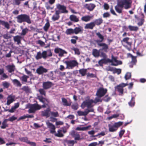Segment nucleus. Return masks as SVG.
<instances>
[{
  "label": "nucleus",
  "mask_w": 146,
  "mask_h": 146,
  "mask_svg": "<svg viewBox=\"0 0 146 146\" xmlns=\"http://www.w3.org/2000/svg\"><path fill=\"white\" fill-rule=\"evenodd\" d=\"M52 55V54L51 50H48L47 51H44L42 53L40 51L37 52L35 58L37 60L40 59L42 58L45 59L48 56H51Z\"/></svg>",
  "instance_id": "obj_1"
},
{
  "label": "nucleus",
  "mask_w": 146,
  "mask_h": 146,
  "mask_svg": "<svg viewBox=\"0 0 146 146\" xmlns=\"http://www.w3.org/2000/svg\"><path fill=\"white\" fill-rule=\"evenodd\" d=\"M94 105V100L90 98L89 97H87L85 100L82 104L81 108L84 109L86 107H87L88 109L93 108L92 107Z\"/></svg>",
  "instance_id": "obj_2"
},
{
  "label": "nucleus",
  "mask_w": 146,
  "mask_h": 146,
  "mask_svg": "<svg viewBox=\"0 0 146 146\" xmlns=\"http://www.w3.org/2000/svg\"><path fill=\"white\" fill-rule=\"evenodd\" d=\"M17 22L20 23L24 22L29 24L31 23V21L29 15L26 14H21L18 15L16 17Z\"/></svg>",
  "instance_id": "obj_3"
},
{
  "label": "nucleus",
  "mask_w": 146,
  "mask_h": 146,
  "mask_svg": "<svg viewBox=\"0 0 146 146\" xmlns=\"http://www.w3.org/2000/svg\"><path fill=\"white\" fill-rule=\"evenodd\" d=\"M41 106L37 104H28L26 105V108H28L29 113H34L36 111L40 109Z\"/></svg>",
  "instance_id": "obj_4"
},
{
  "label": "nucleus",
  "mask_w": 146,
  "mask_h": 146,
  "mask_svg": "<svg viewBox=\"0 0 146 146\" xmlns=\"http://www.w3.org/2000/svg\"><path fill=\"white\" fill-rule=\"evenodd\" d=\"M122 122L119 121L115 123L114 124H109L108 125L109 131L111 132L116 131L118 128L122 124Z\"/></svg>",
  "instance_id": "obj_5"
},
{
  "label": "nucleus",
  "mask_w": 146,
  "mask_h": 146,
  "mask_svg": "<svg viewBox=\"0 0 146 146\" xmlns=\"http://www.w3.org/2000/svg\"><path fill=\"white\" fill-rule=\"evenodd\" d=\"M66 65V69H72L74 67L77 66L78 64V63L75 60H72L69 61H66L64 62Z\"/></svg>",
  "instance_id": "obj_6"
},
{
  "label": "nucleus",
  "mask_w": 146,
  "mask_h": 146,
  "mask_svg": "<svg viewBox=\"0 0 146 146\" xmlns=\"http://www.w3.org/2000/svg\"><path fill=\"white\" fill-rule=\"evenodd\" d=\"M119 2L122 6L126 9L130 8L131 7V0H121Z\"/></svg>",
  "instance_id": "obj_7"
},
{
  "label": "nucleus",
  "mask_w": 146,
  "mask_h": 146,
  "mask_svg": "<svg viewBox=\"0 0 146 146\" xmlns=\"http://www.w3.org/2000/svg\"><path fill=\"white\" fill-rule=\"evenodd\" d=\"M106 63L108 62L111 63V65L113 66H116L118 65H121L122 64V62L121 61L117 60L116 58L112 56V59L111 60L108 59H106Z\"/></svg>",
  "instance_id": "obj_8"
},
{
  "label": "nucleus",
  "mask_w": 146,
  "mask_h": 146,
  "mask_svg": "<svg viewBox=\"0 0 146 146\" xmlns=\"http://www.w3.org/2000/svg\"><path fill=\"white\" fill-rule=\"evenodd\" d=\"M107 91V90L106 89L100 88L98 90L96 95L97 97L101 98L105 94Z\"/></svg>",
  "instance_id": "obj_9"
},
{
  "label": "nucleus",
  "mask_w": 146,
  "mask_h": 146,
  "mask_svg": "<svg viewBox=\"0 0 146 146\" xmlns=\"http://www.w3.org/2000/svg\"><path fill=\"white\" fill-rule=\"evenodd\" d=\"M94 111V109L93 108L90 109H87L84 111H82L79 110L77 111L78 115L79 116H86L90 112H93Z\"/></svg>",
  "instance_id": "obj_10"
},
{
  "label": "nucleus",
  "mask_w": 146,
  "mask_h": 146,
  "mask_svg": "<svg viewBox=\"0 0 146 146\" xmlns=\"http://www.w3.org/2000/svg\"><path fill=\"white\" fill-rule=\"evenodd\" d=\"M128 85L127 83H122L117 86L116 88V90L119 92V95H122L123 93V88Z\"/></svg>",
  "instance_id": "obj_11"
},
{
  "label": "nucleus",
  "mask_w": 146,
  "mask_h": 146,
  "mask_svg": "<svg viewBox=\"0 0 146 146\" xmlns=\"http://www.w3.org/2000/svg\"><path fill=\"white\" fill-rule=\"evenodd\" d=\"M56 8L61 13H67L68 11L66 10V7L64 5H61L59 4H57L56 5Z\"/></svg>",
  "instance_id": "obj_12"
},
{
  "label": "nucleus",
  "mask_w": 146,
  "mask_h": 146,
  "mask_svg": "<svg viewBox=\"0 0 146 146\" xmlns=\"http://www.w3.org/2000/svg\"><path fill=\"white\" fill-rule=\"evenodd\" d=\"M47 71V69L42 66H39L36 70V73L40 75L44 73H46Z\"/></svg>",
  "instance_id": "obj_13"
},
{
  "label": "nucleus",
  "mask_w": 146,
  "mask_h": 146,
  "mask_svg": "<svg viewBox=\"0 0 146 146\" xmlns=\"http://www.w3.org/2000/svg\"><path fill=\"white\" fill-rule=\"evenodd\" d=\"M97 44L98 46L102 47V50H103L105 52H108V46L107 44L103 43H100L99 41H97Z\"/></svg>",
  "instance_id": "obj_14"
},
{
  "label": "nucleus",
  "mask_w": 146,
  "mask_h": 146,
  "mask_svg": "<svg viewBox=\"0 0 146 146\" xmlns=\"http://www.w3.org/2000/svg\"><path fill=\"white\" fill-rule=\"evenodd\" d=\"M54 52L56 53H58L59 56L61 57L63 56L64 54L67 53V52L64 50L58 48H56L54 49Z\"/></svg>",
  "instance_id": "obj_15"
},
{
  "label": "nucleus",
  "mask_w": 146,
  "mask_h": 146,
  "mask_svg": "<svg viewBox=\"0 0 146 146\" xmlns=\"http://www.w3.org/2000/svg\"><path fill=\"white\" fill-rule=\"evenodd\" d=\"M53 86L52 83L48 81L43 83L42 87L45 90H47Z\"/></svg>",
  "instance_id": "obj_16"
},
{
  "label": "nucleus",
  "mask_w": 146,
  "mask_h": 146,
  "mask_svg": "<svg viewBox=\"0 0 146 146\" xmlns=\"http://www.w3.org/2000/svg\"><path fill=\"white\" fill-rule=\"evenodd\" d=\"M15 97L14 95H9L7 98V101L6 104L8 106L9 105L15 100Z\"/></svg>",
  "instance_id": "obj_17"
},
{
  "label": "nucleus",
  "mask_w": 146,
  "mask_h": 146,
  "mask_svg": "<svg viewBox=\"0 0 146 146\" xmlns=\"http://www.w3.org/2000/svg\"><path fill=\"white\" fill-rule=\"evenodd\" d=\"M123 7L121 3L119 2L117 4L115 7V9L116 11L119 13H121Z\"/></svg>",
  "instance_id": "obj_18"
},
{
  "label": "nucleus",
  "mask_w": 146,
  "mask_h": 146,
  "mask_svg": "<svg viewBox=\"0 0 146 146\" xmlns=\"http://www.w3.org/2000/svg\"><path fill=\"white\" fill-rule=\"evenodd\" d=\"M8 72L10 73L13 72L15 70V66L13 64L8 65L5 66Z\"/></svg>",
  "instance_id": "obj_19"
},
{
  "label": "nucleus",
  "mask_w": 146,
  "mask_h": 146,
  "mask_svg": "<svg viewBox=\"0 0 146 146\" xmlns=\"http://www.w3.org/2000/svg\"><path fill=\"white\" fill-rule=\"evenodd\" d=\"M46 124L48 127L51 129L50 130V132L51 133H54L55 132V127L54 125L49 122L48 121H47L46 122Z\"/></svg>",
  "instance_id": "obj_20"
},
{
  "label": "nucleus",
  "mask_w": 146,
  "mask_h": 146,
  "mask_svg": "<svg viewBox=\"0 0 146 146\" xmlns=\"http://www.w3.org/2000/svg\"><path fill=\"white\" fill-rule=\"evenodd\" d=\"M50 110L49 108H48L46 110L41 112V115L43 116H46L48 117L50 116Z\"/></svg>",
  "instance_id": "obj_21"
},
{
  "label": "nucleus",
  "mask_w": 146,
  "mask_h": 146,
  "mask_svg": "<svg viewBox=\"0 0 146 146\" xmlns=\"http://www.w3.org/2000/svg\"><path fill=\"white\" fill-rule=\"evenodd\" d=\"M95 7V5L92 3L86 4L84 5V7L90 11L93 10Z\"/></svg>",
  "instance_id": "obj_22"
},
{
  "label": "nucleus",
  "mask_w": 146,
  "mask_h": 146,
  "mask_svg": "<svg viewBox=\"0 0 146 146\" xmlns=\"http://www.w3.org/2000/svg\"><path fill=\"white\" fill-rule=\"evenodd\" d=\"M74 33L77 34L78 33H82L83 31V29L82 27H76L74 29Z\"/></svg>",
  "instance_id": "obj_23"
},
{
  "label": "nucleus",
  "mask_w": 146,
  "mask_h": 146,
  "mask_svg": "<svg viewBox=\"0 0 146 146\" xmlns=\"http://www.w3.org/2000/svg\"><path fill=\"white\" fill-rule=\"evenodd\" d=\"M59 14L60 12L59 11H56L55 14L52 17V20L54 21L58 20L60 17Z\"/></svg>",
  "instance_id": "obj_24"
},
{
  "label": "nucleus",
  "mask_w": 146,
  "mask_h": 146,
  "mask_svg": "<svg viewBox=\"0 0 146 146\" xmlns=\"http://www.w3.org/2000/svg\"><path fill=\"white\" fill-rule=\"evenodd\" d=\"M92 17V16L90 15H86L83 16L81 18L82 21L85 22L89 21Z\"/></svg>",
  "instance_id": "obj_25"
},
{
  "label": "nucleus",
  "mask_w": 146,
  "mask_h": 146,
  "mask_svg": "<svg viewBox=\"0 0 146 146\" xmlns=\"http://www.w3.org/2000/svg\"><path fill=\"white\" fill-rule=\"evenodd\" d=\"M95 23L93 22H92L86 24L84 27L85 29H92L95 27Z\"/></svg>",
  "instance_id": "obj_26"
},
{
  "label": "nucleus",
  "mask_w": 146,
  "mask_h": 146,
  "mask_svg": "<svg viewBox=\"0 0 146 146\" xmlns=\"http://www.w3.org/2000/svg\"><path fill=\"white\" fill-rule=\"evenodd\" d=\"M0 24L4 26L7 29H9L10 28L9 24L7 22L0 20Z\"/></svg>",
  "instance_id": "obj_27"
},
{
  "label": "nucleus",
  "mask_w": 146,
  "mask_h": 146,
  "mask_svg": "<svg viewBox=\"0 0 146 146\" xmlns=\"http://www.w3.org/2000/svg\"><path fill=\"white\" fill-rule=\"evenodd\" d=\"M11 80L14 85L17 87H20L21 86L22 84L18 80L16 79H15L13 80L12 79Z\"/></svg>",
  "instance_id": "obj_28"
},
{
  "label": "nucleus",
  "mask_w": 146,
  "mask_h": 146,
  "mask_svg": "<svg viewBox=\"0 0 146 146\" xmlns=\"http://www.w3.org/2000/svg\"><path fill=\"white\" fill-rule=\"evenodd\" d=\"M130 38L128 37H126L123 38L122 40L121 41V42H123L126 43L127 44L129 45H131L132 43L131 42H129V41Z\"/></svg>",
  "instance_id": "obj_29"
},
{
  "label": "nucleus",
  "mask_w": 146,
  "mask_h": 146,
  "mask_svg": "<svg viewBox=\"0 0 146 146\" xmlns=\"http://www.w3.org/2000/svg\"><path fill=\"white\" fill-rule=\"evenodd\" d=\"M91 127L90 125L84 127H78L76 129V130L77 131H86Z\"/></svg>",
  "instance_id": "obj_30"
},
{
  "label": "nucleus",
  "mask_w": 146,
  "mask_h": 146,
  "mask_svg": "<svg viewBox=\"0 0 146 146\" xmlns=\"http://www.w3.org/2000/svg\"><path fill=\"white\" fill-rule=\"evenodd\" d=\"M70 19L72 21L75 22H77L79 21V19L77 17L74 15H70Z\"/></svg>",
  "instance_id": "obj_31"
},
{
  "label": "nucleus",
  "mask_w": 146,
  "mask_h": 146,
  "mask_svg": "<svg viewBox=\"0 0 146 146\" xmlns=\"http://www.w3.org/2000/svg\"><path fill=\"white\" fill-rule=\"evenodd\" d=\"M29 78V76L24 75L20 78V80L23 82H27V79Z\"/></svg>",
  "instance_id": "obj_32"
},
{
  "label": "nucleus",
  "mask_w": 146,
  "mask_h": 146,
  "mask_svg": "<svg viewBox=\"0 0 146 146\" xmlns=\"http://www.w3.org/2000/svg\"><path fill=\"white\" fill-rule=\"evenodd\" d=\"M96 34L98 37L100 38V40H96V42L97 43V41H100V42H102L103 40L104 39V36L99 32L96 33Z\"/></svg>",
  "instance_id": "obj_33"
},
{
  "label": "nucleus",
  "mask_w": 146,
  "mask_h": 146,
  "mask_svg": "<svg viewBox=\"0 0 146 146\" xmlns=\"http://www.w3.org/2000/svg\"><path fill=\"white\" fill-rule=\"evenodd\" d=\"M21 37L19 36H14L13 39L15 42H17L18 44H19L21 42Z\"/></svg>",
  "instance_id": "obj_34"
},
{
  "label": "nucleus",
  "mask_w": 146,
  "mask_h": 146,
  "mask_svg": "<svg viewBox=\"0 0 146 146\" xmlns=\"http://www.w3.org/2000/svg\"><path fill=\"white\" fill-rule=\"evenodd\" d=\"M92 54L94 57H98L100 56L99 51L96 49H94L92 50Z\"/></svg>",
  "instance_id": "obj_35"
},
{
  "label": "nucleus",
  "mask_w": 146,
  "mask_h": 146,
  "mask_svg": "<svg viewBox=\"0 0 146 146\" xmlns=\"http://www.w3.org/2000/svg\"><path fill=\"white\" fill-rule=\"evenodd\" d=\"M8 121L7 119H5L2 123V125L1 126V128L2 129L5 128L8 126V125L7 123Z\"/></svg>",
  "instance_id": "obj_36"
},
{
  "label": "nucleus",
  "mask_w": 146,
  "mask_h": 146,
  "mask_svg": "<svg viewBox=\"0 0 146 146\" xmlns=\"http://www.w3.org/2000/svg\"><path fill=\"white\" fill-rule=\"evenodd\" d=\"M65 33L67 35H71L74 33V29H67L65 32Z\"/></svg>",
  "instance_id": "obj_37"
},
{
  "label": "nucleus",
  "mask_w": 146,
  "mask_h": 146,
  "mask_svg": "<svg viewBox=\"0 0 146 146\" xmlns=\"http://www.w3.org/2000/svg\"><path fill=\"white\" fill-rule=\"evenodd\" d=\"M102 22L103 20L101 18H100L95 20L93 22L94 23L95 25H98L101 24L102 23Z\"/></svg>",
  "instance_id": "obj_38"
},
{
  "label": "nucleus",
  "mask_w": 146,
  "mask_h": 146,
  "mask_svg": "<svg viewBox=\"0 0 146 146\" xmlns=\"http://www.w3.org/2000/svg\"><path fill=\"white\" fill-rule=\"evenodd\" d=\"M62 131L61 130L59 129L57 131V133H56L55 135L57 137H62L64 136L63 134L62 133Z\"/></svg>",
  "instance_id": "obj_39"
},
{
  "label": "nucleus",
  "mask_w": 146,
  "mask_h": 146,
  "mask_svg": "<svg viewBox=\"0 0 146 146\" xmlns=\"http://www.w3.org/2000/svg\"><path fill=\"white\" fill-rule=\"evenodd\" d=\"M62 102L63 103V104L64 105L69 106L71 104L70 103L68 102L66 99L64 98H62Z\"/></svg>",
  "instance_id": "obj_40"
},
{
  "label": "nucleus",
  "mask_w": 146,
  "mask_h": 146,
  "mask_svg": "<svg viewBox=\"0 0 146 146\" xmlns=\"http://www.w3.org/2000/svg\"><path fill=\"white\" fill-rule=\"evenodd\" d=\"M79 72L81 74L82 76H84L86 75V73L87 69H80L79 70Z\"/></svg>",
  "instance_id": "obj_41"
},
{
  "label": "nucleus",
  "mask_w": 146,
  "mask_h": 146,
  "mask_svg": "<svg viewBox=\"0 0 146 146\" xmlns=\"http://www.w3.org/2000/svg\"><path fill=\"white\" fill-rule=\"evenodd\" d=\"M128 28L130 31H136L138 29V27L137 26H133L131 25L129 26Z\"/></svg>",
  "instance_id": "obj_42"
},
{
  "label": "nucleus",
  "mask_w": 146,
  "mask_h": 146,
  "mask_svg": "<svg viewBox=\"0 0 146 146\" xmlns=\"http://www.w3.org/2000/svg\"><path fill=\"white\" fill-rule=\"evenodd\" d=\"M131 57L132 58V61L131 63L133 64H135L137 62L136 56H134L131 55Z\"/></svg>",
  "instance_id": "obj_43"
},
{
  "label": "nucleus",
  "mask_w": 146,
  "mask_h": 146,
  "mask_svg": "<svg viewBox=\"0 0 146 146\" xmlns=\"http://www.w3.org/2000/svg\"><path fill=\"white\" fill-rule=\"evenodd\" d=\"M29 29L27 28L23 29L21 33V35L22 36H25L28 32Z\"/></svg>",
  "instance_id": "obj_44"
},
{
  "label": "nucleus",
  "mask_w": 146,
  "mask_h": 146,
  "mask_svg": "<svg viewBox=\"0 0 146 146\" xmlns=\"http://www.w3.org/2000/svg\"><path fill=\"white\" fill-rule=\"evenodd\" d=\"M25 0H13V4L14 5H19L21 3L22 1Z\"/></svg>",
  "instance_id": "obj_45"
},
{
  "label": "nucleus",
  "mask_w": 146,
  "mask_h": 146,
  "mask_svg": "<svg viewBox=\"0 0 146 146\" xmlns=\"http://www.w3.org/2000/svg\"><path fill=\"white\" fill-rule=\"evenodd\" d=\"M134 97L132 96L131 101L128 103L129 106H133L134 105L135 102H134Z\"/></svg>",
  "instance_id": "obj_46"
},
{
  "label": "nucleus",
  "mask_w": 146,
  "mask_h": 146,
  "mask_svg": "<svg viewBox=\"0 0 146 146\" xmlns=\"http://www.w3.org/2000/svg\"><path fill=\"white\" fill-rule=\"evenodd\" d=\"M98 63L100 66H102L104 64L106 63V59L105 58H103L100 60L98 61Z\"/></svg>",
  "instance_id": "obj_47"
},
{
  "label": "nucleus",
  "mask_w": 146,
  "mask_h": 146,
  "mask_svg": "<svg viewBox=\"0 0 146 146\" xmlns=\"http://www.w3.org/2000/svg\"><path fill=\"white\" fill-rule=\"evenodd\" d=\"M71 50H73L75 52V54L79 55L80 54V52L78 49L74 47H73L71 48Z\"/></svg>",
  "instance_id": "obj_48"
},
{
  "label": "nucleus",
  "mask_w": 146,
  "mask_h": 146,
  "mask_svg": "<svg viewBox=\"0 0 146 146\" xmlns=\"http://www.w3.org/2000/svg\"><path fill=\"white\" fill-rule=\"evenodd\" d=\"M50 27V24L49 22L48 21L45 24L43 27L44 30L45 31H47Z\"/></svg>",
  "instance_id": "obj_49"
},
{
  "label": "nucleus",
  "mask_w": 146,
  "mask_h": 146,
  "mask_svg": "<svg viewBox=\"0 0 146 146\" xmlns=\"http://www.w3.org/2000/svg\"><path fill=\"white\" fill-rule=\"evenodd\" d=\"M44 89L43 88V89L41 88L38 90V91L41 95L45 96L46 95V92Z\"/></svg>",
  "instance_id": "obj_50"
},
{
  "label": "nucleus",
  "mask_w": 146,
  "mask_h": 146,
  "mask_svg": "<svg viewBox=\"0 0 146 146\" xmlns=\"http://www.w3.org/2000/svg\"><path fill=\"white\" fill-rule=\"evenodd\" d=\"M50 114L51 116L54 117H57L59 116L58 113L57 111H50Z\"/></svg>",
  "instance_id": "obj_51"
},
{
  "label": "nucleus",
  "mask_w": 146,
  "mask_h": 146,
  "mask_svg": "<svg viewBox=\"0 0 146 146\" xmlns=\"http://www.w3.org/2000/svg\"><path fill=\"white\" fill-rule=\"evenodd\" d=\"M131 76V73L130 72H127L125 75V78L126 80L129 79Z\"/></svg>",
  "instance_id": "obj_52"
},
{
  "label": "nucleus",
  "mask_w": 146,
  "mask_h": 146,
  "mask_svg": "<svg viewBox=\"0 0 146 146\" xmlns=\"http://www.w3.org/2000/svg\"><path fill=\"white\" fill-rule=\"evenodd\" d=\"M74 139L75 140H78L81 139L80 135L77 132L75 135L74 136Z\"/></svg>",
  "instance_id": "obj_53"
},
{
  "label": "nucleus",
  "mask_w": 146,
  "mask_h": 146,
  "mask_svg": "<svg viewBox=\"0 0 146 146\" xmlns=\"http://www.w3.org/2000/svg\"><path fill=\"white\" fill-rule=\"evenodd\" d=\"M67 143L68 145L73 146L76 142L74 140H68L67 141Z\"/></svg>",
  "instance_id": "obj_54"
},
{
  "label": "nucleus",
  "mask_w": 146,
  "mask_h": 146,
  "mask_svg": "<svg viewBox=\"0 0 146 146\" xmlns=\"http://www.w3.org/2000/svg\"><path fill=\"white\" fill-rule=\"evenodd\" d=\"M20 139L21 141L25 142L27 143H28L29 141V140H28L27 138V137H22Z\"/></svg>",
  "instance_id": "obj_55"
},
{
  "label": "nucleus",
  "mask_w": 146,
  "mask_h": 146,
  "mask_svg": "<svg viewBox=\"0 0 146 146\" xmlns=\"http://www.w3.org/2000/svg\"><path fill=\"white\" fill-rule=\"evenodd\" d=\"M50 4L48 2H46L45 3V7L46 9H53V7H50Z\"/></svg>",
  "instance_id": "obj_56"
},
{
  "label": "nucleus",
  "mask_w": 146,
  "mask_h": 146,
  "mask_svg": "<svg viewBox=\"0 0 146 146\" xmlns=\"http://www.w3.org/2000/svg\"><path fill=\"white\" fill-rule=\"evenodd\" d=\"M100 98L98 97L95 98V100H94V104L98 102H101L102 101Z\"/></svg>",
  "instance_id": "obj_57"
},
{
  "label": "nucleus",
  "mask_w": 146,
  "mask_h": 146,
  "mask_svg": "<svg viewBox=\"0 0 146 146\" xmlns=\"http://www.w3.org/2000/svg\"><path fill=\"white\" fill-rule=\"evenodd\" d=\"M17 119V118L15 117L14 116H13L10 117L8 119H7L8 121H12Z\"/></svg>",
  "instance_id": "obj_58"
},
{
  "label": "nucleus",
  "mask_w": 146,
  "mask_h": 146,
  "mask_svg": "<svg viewBox=\"0 0 146 146\" xmlns=\"http://www.w3.org/2000/svg\"><path fill=\"white\" fill-rule=\"evenodd\" d=\"M111 99L110 97L108 96V95H106L104 98V100L105 102H107L109 101Z\"/></svg>",
  "instance_id": "obj_59"
},
{
  "label": "nucleus",
  "mask_w": 146,
  "mask_h": 146,
  "mask_svg": "<svg viewBox=\"0 0 146 146\" xmlns=\"http://www.w3.org/2000/svg\"><path fill=\"white\" fill-rule=\"evenodd\" d=\"M25 71L26 73L29 75L30 76H33V74L32 73V72L28 70L27 68H25Z\"/></svg>",
  "instance_id": "obj_60"
},
{
  "label": "nucleus",
  "mask_w": 146,
  "mask_h": 146,
  "mask_svg": "<svg viewBox=\"0 0 146 146\" xmlns=\"http://www.w3.org/2000/svg\"><path fill=\"white\" fill-rule=\"evenodd\" d=\"M110 16V14L108 12L105 13L103 15V17L104 18L109 17Z\"/></svg>",
  "instance_id": "obj_61"
},
{
  "label": "nucleus",
  "mask_w": 146,
  "mask_h": 146,
  "mask_svg": "<svg viewBox=\"0 0 146 146\" xmlns=\"http://www.w3.org/2000/svg\"><path fill=\"white\" fill-rule=\"evenodd\" d=\"M86 75L88 77H90L91 78H94L95 77H96L95 75L94 74L92 73H87Z\"/></svg>",
  "instance_id": "obj_62"
},
{
  "label": "nucleus",
  "mask_w": 146,
  "mask_h": 146,
  "mask_svg": "<svg viewBox=\"0 0 146 146\" xmlns=\"http://www.w3.org/2000/svg\"><path fill=\"white\" fill-rule=\"evenodd\" d=\"M72 107L74 110H76L78 109V106L77 104H75L73 105L72 106Z\"/></svg>",
  "instance_id": "obj_63"
},
{
  "label": "nucleus",
  "mask_w": 146,
  "mask_h": 146,
  "mask_svg": "<svg viewBox=\"0 0 146 146\" xmlns=\"http://www.w3.org/2000/svg\"><path fill=\"white\" fill-rule=\"evenodd\" d=\"M3 85L5 88H7L9 87V84L7 82H5L3 83Z\"/></svg>",
  "instance_id": "obj_64"
}]
</instances>
